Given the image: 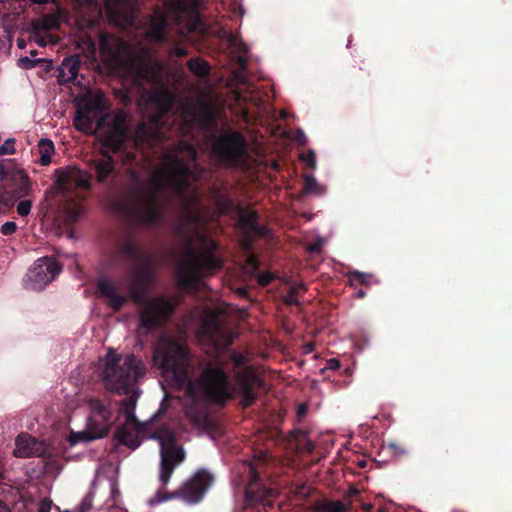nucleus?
<instances>
[{
    "label": "nucleus",
    "instance_id": "a18cd8bd",
    "mask_svg": "<svg viewBox=\"0 0 512 512\" xmlns=\"http://www.w3.org/2000/svg\"><path fill=\"white\" fill-rule=\"evenodd\" d=\"M340 366V361L336 358H330L326 363V369L328 370H337Z\"/></svg>",
    "mask_w": 512,
    "mask_h": 512
},
{
    "label": "nucleus",
    "instance_id": "aec40b11",
    "mask_svg": "<svg viewBox=\"0 0 512 512\" xmlns=\"http://www.w3.org/2000/svg\"><path fill=\"white\" fill-rule=\"evenodd\" d=\"M135 140L138 145L155 148L165 140V134L155 122L141 123L135 132Z\"/></svg>",
    "mask_w": 512,
    "mask_h": 512
},
{
    "label": "nucleus",
    "instance_id": "bb28decb",
    "mask_svg": "<svg viewBox=\"0 0 512 512\" xmlns=\"http://www.w3.org/2000/svg\"><path fill=\"white\" fill-rule=\"evenodd\" d=\"M348 506L340 500H322L318 501L313 512H347Z\"/></svg>",
    "mask_w": 512,
    "mask_h": 512
},
{
    "label": "nucleus",
    "instance_id": "20e7f679",
    "mask_svg": "<svg viewBox=\"0 0 512 512\" xmlns=\"http://www.w3.org/2000/svg\"><path fill=\"white\" fill-rule=\"evenodd\" d=\"M153 438L159 441L161 456L159 471L161 487L156 494L157 503L175 498H181L187 503L199 502L212 485L213 476L206 470H199L180 489L172 493L166 492L164 488L168 484L175 468L185 460V451L183 447L177 445L176 435L168 427H162L155 431Z\"/></svg>",
    "mask_w": 512,
    "mask_h": 512
},
{
    "label": "nucleus",
    "instance_id": "f3484780",
    "mask_svg": "<svg viewBox=\"0 0 512 512\" xmlns=\"http://www.w3.org/2000/svg\"><path fill=\"white\" fill-rule=\"evenodd\" d=\"M98 114L99 111L96 103L89 102L79 107L74 118L75 128L84 133H93L94 124H96L95 128L97 130L101 129L105 119L102 116L96 119Z\"/></svg>",
    "mask_w": 512,
    "mask_h": 512
},
{
    "label": "nucleus",
    "instance_id": "cd10ccee",
    "mask_svg": "<svg viewBox=\"0 0 512 512\" xmlns=\"http://www.w3.org/2000/svg\"><path fill=\"white\" fill-rule=\"evenodd\" d=\"M188 69L197 77L204 78L210 74L209 63L201 57H193L187 62Z\"/></svg>",
    "mask_w": 512,
    "mask_h": 512
},
{
    "label": "nucleus",
    "instance_id": "13d9d810",
    "mask_svg": "<svg viewBox=\"0 0 512 512\" xmlns=\"http://www.w3.org/2000/svg\"><path fill=\"white\" fill-rule=\"evenodd\" d=\"M20 62L29 63V64L33 65V61L30 60L28 57L21 58Z\"/></svg>",
    "mask_w": 512,
    "mask_h": 512
},
{
    "label": "nucleus",
    "instance_id": "6e6552de",
    "mask_svg": "<svg viewBox=\"0 0 512 512\" xmlns=\"http://www.w3.org/2000/svg\"><path fill=\"white\" fill-rule=\"evenodd\" d=\"M87 165L88 170L68 167L59 172L57 179L59 188L64 192H69L72 188L90 190L92 179L98 183H105L115 178L116 161L107 150L100 149L87 162Z\"/></svg>",
    "mask_w": 512,
    "mask_h": 512
},
{
    "label": "nucleus",
    "instance_id": "2eb2a0df",
    "mask_svg": "<svg viewBox=\"0 0 512 512\" xmlns=\"http://www.w3.org/2000/svg\"><path fill=\"white\" fill-rule=\"evenodd\" d=\"M61 265L53 258L43 257L38 259L28 273L33 289H42L61 272Z\"/></svg>",
    "mask_w": 512,
    "mask_h": 512
},
{
    "label": "nucleus",
    "instance_id": "ea45409f",
    "mask_svg": "<svg viewBox=\"0 0 512 512\" xmlns=\"http://www.w3.org/2000/svg\"><path fill=\"white\" fill-rule=\"evenodd\" d=\"M285 303L288 305H297L298 297H297V289L295 287H292L288 294L285 297Z\"/></svg>",
    "mask_w": 512,
    "mask_h": 512
},
{
    "label": "nucleus",
    "instance_id": "c03bdc74",
    "mask_svg": "<svg viewBox=\"0 0 512 512\" xmlns=\"http://www.w3.org/2000/svg\"><path fill=\"white\" fill-rule=\"evenodd\" d=\"M136 406V400L134 397H128L122 401V409H132L134 410Z\"/></svg>",
    "mask_w": 512,
    "mask_h": 512
},
{
    "label": "nucleus",
    "instance_id": "864d4df0",
    "mask_svg": "<svg viewBox=\"0 0 512 512\" xmlns=\"http://www.w3.org/2000/svg\"><path fill=\"white\" fill-rule=\"evenodd\" d=\"M355 297L358 298V299H363L364 297H366V291L363 290V289H359L356 293H355Z\"/></svg>",
    "mask_w": 512,
    "mask_h": 512
},
{
    "label": "nucleus",
    "instance_id": "0e129e2a",
    "mask_svg": "<svg viewBox=\"0 0 512 512\" xmlns=\"http://www.w3.org/2000/svg\"><path fill=\"white\" fill-rule=\"evenodd\" d=\"M302 138L304 139L305 136H304L303 132H300V137L298 138V142L302 143L301 142Z\"/></svg>",
    "mask_w": 512,
    "mask_h": 512
},
{
    "label": "nucleus",
    "instance_id": "2f4dec72",
    "mask_svg": "<svg viewBox=\"0 0 512 512\" xmlns=\"http://www.w3.org/2000/svg\"><path fill=\"white\" fill-rule=\"evenodd\" d=\"M228 45L239 53H246L248 51L247 45L244 43L242 38L233 33H228L226 36Z\"/></svg>",
    "mask_w": 512,
    "mask_h": 512
},
{
    "label": "nucleus",
    "instance_id": "e433bc0d",
    "mask_svg": "<svg viewBox=\"0 0 512 512\" xmlns=\"http://www.w3.org/2000/svg\"><path fill=\"white\" fill-rule=\"evenodd\" d=\"M17 228V224L14 221H8L1 226L0 232L4 236H10L17 231Z\"/></svg>",
    "mask_w": 512,
    "mask_h": 512
},
{
    "label": "nucleus",
    "instance_id": "603ef678",
    "mask_svg": "<svg viewBox=\"0 0 512 512\" xmlns=\"http://www.w3.org/2000/svg\"><path fill=\"white\" fill-rule=\"evenodd\" d=\"M50 508H51V503L44 500L41 502L38 512H50Z\"/></svg>",
    "mask_w": 512,
    "mask_h": 512
},
{
    "label": "nucleus",
    "instance_id": "393cba45",
    "mask_svg": "<svg viewBox=\"0 0 512 512\" xmlns=\"http://www.w3.org/2000/svg\"><path fill=\"white\" fill-rule=\"evenodd\" d=\"M290 440L300 452L311 453L315 449L314 443L309 439L308 432L296 429L290 433Z\"/></svg>",
    "mask_w": 512,
    "mask_h": 512
},
{
    "label": "nucleus",
    "instance_id": "39448f33",
    "mask_svg": "<svg viewBox=\"0 0 512 512\" xmlns=\"http://www.w3.org/2000/svg\"><path fill=\"white\" fill-rule=\"evenodd\" d=\"M99 50L106 62L125 71L134 86L144 90L147 85L156 86L161 83L163 64L154 56L150 47L142 45L129 48L118 37L101 33Z\"/></svg>",
    "mask_w": 512,
    "mask_h": 512
},
{
    "label": "nucleus",
    "instance_id": "c85d7f7f",
    "mask_svg": "<svg viewBox=\"0 0 512 512\" xmlns=\"http://www.w3.org/2000/svg\"><path fill=\"white\" fill-rule=\"evenodd\" d=\"M39 147L41 153L39 163L42 166H47L51 163V157L54 152L53 142L48 139H41L39 142Z\"/></svg>",
    "mask_w": 512,
    "mask_h": 512
},
{
    "label": "nucleus",
    "instance_id": "680f3d73",
    "mask_svg": "<svg viewBox=\"0 0 512 512\" xmlns=\"http://www.w3.org/2000/svg\"><path fill=\"white\" fill-rule=\"evenodd\" d=\"M364 509L366 511H370L372 509V505L371 504L364 505Z\"/></svg>",
    "mask_w": 512,
    "mask_h": 512
},
{
    "label": "nucleus",
    "instance_id": "a19ab883",
    "mask_svg": "<svg viewBox=\"0 0 512 512\" xmlns=\"http://www.w3.org/2000/svg\"><path fill=\"white\" fill-rule=\"evenodd\" d=\"M316 187H317L316 179L312 176H306L305 185H304L305 192L312 193L315 191Z\"/></svg>",
    "mask_w": 512,
    "mask_h": 512
},
{
    "label": "nucleus",
    "instance_id": "69168bd1",
    "mask_svg": "<svg viewBox=\"0 0 512 512\" xmlns=\"http://www.w3.org/2000/svg\"><path fill=\"white\" fill-rule=\"evenodd\" d=\"M239 293H240L241 295H246V293H247V292H246V290H245V289H243V288H242V289H240V290H239Z\"/></svg>",
    "mask_w": 512,
    "mask_h": 512
},
{
    "label": "nucleus",
    "instance_id": "c9c22d12",
    "mask_svg": "<svg viewBox=\"0 0 512 512\" xmlns=\"http://www.w3.org/2000/svg\"><path fill=\"white\" fill-rule=\"evenodd\" d=\"M31 208H32L31 200H29V199L22 200L17 204V213L19 216L25 217V216L29 215Z\"/></svg>",
    "mask_w": 512,
    "mask_h": 512
},
{
    "label": "nucleus",
    "instance_id": "5fc2aeb1",
    "mask_svg": "<svg viewBox=\"0 0 512 512\" xmlns=\"http://www.w3.org/2000/svg\"><path fill=\"white\" fill-rule=\"evenodd\" d=\"M349 496H355L359 494V490L355 487H351L348 491Z\"/></svg>",
    "mask_w": 512,
    "mask_h": 512
},
{
    "label": "nucleus",
    "instance_id": "e2e57ef3",
    "mask_svg": "<svg viewBox=\"0 0 512 512\" xmlns=\"http://www.w3.org/2000/svg\"><path fill=\"white\" fill-rule=\"evenodd\" d=\"M302 138L304 139L305 136H304L303 132H300V137L298 138V142L302 143L301 142Z\"/></svg>",
    "mask_w": 512,
    "mask_h": 512
},
{
    "label": "nucleus",
    "instance_id": "6ab92c4d",
    "mask_svg": "<svg viewBox=\"0 0 512 512\" xmlns=\"http://www.w3.org/2000/svg\"><path fill=\"white\" fill-rule=\"evenodd\" d=\"M81 59L79 55H72L64 58L58 68L57 79L61 85L72 83L74 85L82 86L83 75L79 74Z\"/></svg>",
    "mask_w": 512,
    "mask_h": 512
},
{
    "label": "nucleus",
    "instance_id": "338daca9",
    "mask_svg": "<svg viewBox=\"0 0 512 512\" xmlns=\"http://www.w3.org/2000/svg\"><path fill=\"white\" fill-rule=\"evenodd\" d=\"M78 215H79V214H78V212H77V211H75V212H74V215H73L74 221H76V220H77Z\"/></svg>",
    "mask_w": 512,
    "mask_h": 512
},
{
    "label": "nucleus",
    "instance_id": "49530a36",
    "mask_svg": "<svg viewBox=\"0 0 512 512\" xmlns=\"http://www.w3.org/2000/svg\"><path fill=\"white\" fill-rule=\"evenodd\" d=\"M91 506V499L89 497H85L80 503V512H87Z\"/></svg>",
    "mask_w": 512,
    "mask_h": 512
},
{
    "label": "nucleus",
    "instance_id": "f704fd0d",
    "mask_svg": "<svg viewBox=\"0 0 512 512\" xmlns=\"http://www.w3.org/2000/svg\"><path fill=\"white\" fill-rule=\"evenodd\" d=\"M58 26H59V23H58L57 19L50 17V16H45L34 27H35V29H43L45 31H49V30L58 28Z\"/></svg>",
    "mask_w": 512,
    "mask_h": 512
},
{
    "label": "nucleus",
    "instance_id": "6e6d98bb",
    "mask_svg": "<svg viewBox=\"0 0 512 512\" xmlns=\"http://www.w3.org/2000/svg\"><path fill=\"white\" fill-rule=\"evenodd\" d=\"M0 512H10L9 508L2 501H0Z\"/></svg>",
    "mask_w": 512,
    "mask_h": 512
},
{
    "label": "nucleus",
    "instance_id": "4d7b16f0",
    "mask_svg": "<svg viewBox=\"0 0 512 512\" xmlns=\"http://www.w3.org/2000/svg\"><path fill=\"white\" fill-rule=\"evenodd\" d=\"M32 3L34 4H46L48 3L50 0H30Z\"/></svg>",
    "mask_w": 512,
    "mask_h": 512
},
{
    "label": "nucleus",
    "instance_id": "423d86ee",
    "mask_svg": "<svg viewBox=\"0 0 512 512\" xmlns=\"http://www.w3.org/2000/svg\"><path fill=\"white\" fill-rule=\"evenodd\" d=\"M183 223L177 227V232L186 239L189 247L185 251V259L180 264L177 272L178 286L185 290L195 289L198 282L213 274L223 266L222 260L215 256L217 243L211 241L210 250L205 253H198L191 247L192 239L189 237L186 227L194 225L198 221V216L191 211H186L182 215Z\"/></svg>",
    "mask_w": 512,
    "mask_h": 512
},
{
    "label": "nucleus",
    "instance_id": "3c124183",
    "mask_svg": "<svg viewBox=\"0 0 512 512\" xmlns=\"http://www.w3.org/2000/svg\"><path fill=\"white\" fill-rule=\"evenodd\" d=\"M174 54L179 57V58H182V57H185L188 55V50L184 47H180V46H176L174 48Z\"/></svg>",
    "mask_w": 512,
    "mask_h": 512
},
{
    "label": "nucleus",
    "instance_id": "412c9836",
    "mask_svg": "<svg viewBox=\"0 0 512 512\" xmlns=\"http://www.w3.org/2000/svg\"><path fill=\"white\" fill-rule=\"evenodd\" d=\"M259 214L252 209H241L239 212V226L245 232L247 238L265 237L269 230L265 225L259 224Z\"/></svg>",
    "mask_w": 512,
    "mask_h": 512
},
{
    "label": "nucleus",
    "instance_id": "0eeeda50",
    "mask_svg": "<svg viewBox=\"0 0 512 512\" xmlns=\"http://www.w3.org/2000/svg\"><path fill=\"white\" fill-rule=\"evenodd\" d=\"M153 364L164 377H170L177 386L190 384V360L187 347L171 336H161L153 348Z\"/></svg>",
    "mask_w": 512,
    "mask_h": 512
},
{
    "label": "nucleus",
    "instance_id": "1a4fd4ad",
    "mask_svg": "<svg viewBox=\"0 0 512 512\" xmlns=\"http://www.w3.org/2000/svg\"><path fill=\"white\" fill-rule=\"evenodd\" d=\"M145 373L143 361L134 354H118L109 351L106 355L102 381L108 391L128 394Z\"/></svg>",
    "mask_w": 512,
    "mask_h": 512
},
{
    "label": "nucleus",
    "instance_id": "4be33fe9",
    "mask_svg": "<svg viewBox=\"0 0 512 512\" xmlns=\"http://www.w3.org/2000/svg\"><path fill=\"white\" fill-rule=\"evenodd\" d=\"M15 446L13 454L20 458L41 456L45 451L41 442L26 433H22L16 438Z\"/></svg>",
    "mask_w": 512,
    "mask_h": 512
},
{
    "label": "nucleus",
    "instance_id": "f03ea898",
    "mask_svg": "<svg viewBox=\"0 0 512 512\" xmlns=\"http://www.w3.org/2000/svg\"><path fill=\"white\" fill-rule=\"evenodd\" d=\"M207 334L217 350H227L226 355L218 354L204 363L196 383L206 400L224 407L237 394L242 397L244 408L250 407L258 395L256 386L262 384L249 359L236 350H230L234 336L218 322L207 327Z\"/></svg>",
    "mask_w": 512,
    "mask_h": 512
},
{
    "label": "nucleus",
    "instance_id": "f257e3e1",
    "mask_svg": "<svg viewBox=\"0 0 512 512\" xmlns=\"http://www.w3.org/2000/svg\"><path fill=\"white\" fill-rule=\"evenodd\" d=\"M118 259L126 260L134 265L129 294L117 293L116 285L105 277L98 279L97 291L115 312L120 311L129 300L142 306L138 332L146 336L166 324L174 313L176 304L166 296L147 297V291L154 282L153 257L142 249L140 243L133 236L126 235L117 242L111 255V261L116 263Z\"/></svg>",
    "mask_w": 512,
    "mask_h": 512
},
{
    "label": "nucleus",
    "instance_id": "bf43d9fd",
    "mask_svg": "<svg viewBox=\"0 0 512 512\" xmlns=\"http://www.w3.org/2000/svg\"><path fill=\"white\" fill-rule=\"evenodd\" d=\"M238 61H239V63L241 65H245L246 64V60L244 58H242V57H239Z\"/></svg>",
    "mask_w": 512,
    "mask_h": 512
},
{
    "label": "nucleus",
    "instance_id": "7c9ffc66",
    "mask_svg": "<svg viewBox=\"0 0 512 512\" xmlns=\"http://www.w3.org/2000/svg\"><path fill=\"white\" fill-rule=\"evenodd\" d=\"M192 178H171V186L175 194L184 196L189 190Z\"/></svg>",
    "mask_w": 512,
    "mask_h": 512
},
{
    "label": "nucleus",
    "instance_id": "4c0bfd02",
    "mask_svg": "<svg viewBox=\"0 0 512 512\" xmlns=\"http://www.w3.org/2000/svg\"><path fill=\"white\" fill-rule=\"evenodd\" d=\"M14 143V139H7L0 146V155L13 154L15 152Z\"/></svg>",
    "mask_w": 512,
    "mask_h": 512
},
{
    "label": "nucleus",
    "instance_id": "b1692460",
    "mask_svg": "<svg viewBox=\"0 0 512 512\" xmlns=\"http://www.w3.org/2000/svg\"><path fill=\"white\" fill-rule=\"evenodd\" d=\"M125 129L118 123L114 124L111 131L102 139L100 149L107 150L110 154L118 153L124 148Z\"/></svg>",
    "mask_w": 512,
    "mask_h": 512
},
{
    "label": "nucleus",
    "instance_id": "774afa93",
    "mask_svg": "<svg viewBox=\"0 0 512 512\" xmlns=\"http://www.w3.org/2000/svg\"><path fill=\"white\" fill-rule=\"evenodd\" d=\"M251 246H252V245H251L250 241H247V243H246V248H247V249H251Z\"/></svg>",
    "mask_w": 512,
    "mask_h": 512
},
{
    "label": "nucleus",
    "instance_id": "de8ad7c7",
    "mask_svg": "<svg viewBox=\"0 0 512 512\" xmlns=\"http://www.w3.org/2000/svg\"><path fill=\"white\" fill-rule=\"evenodd\" d=\"M308 412V405L306 403H301L297 408V417L298 419H302Z\"/></svg>",
    "mask_w": 512,
    "mask_h": 512
},
{
    "label": "nucleus",
    "instance_id": "9d476101",
    "mask_svg": "<svg viewBox=\"0 0 512 512\" xmlns=\"http://www.w3.org/2000/svg\"><path fill=\"white\" fill-rule=\"evenodd\" d=\"M205 0H170V11L179 26V35L187 39L190 34L205 36L208 28L202 20Z\"/></svg>",
    "mask_w": 512,
    "mask_h": 512
},
{
    "label": "nucleus",
    "instance_id": "f8f14e48",
    "mask_svg": "<svg viewBox=\"0 0 512 512\" xmlns=\"http://www.w3.org/2000/svg\"><path fill=\"white\" fill-rule=\"evenodd\" d=\"M87 405L90 409L88 427L93 434L92 438L106 436L117 418L115 416L116 404L109 396H93L87 399Z\"/></svg>",
    "mask_w": 512,
    "mask_h": 512
},
{
    "label": "nucleus",
    "instance_id": "79ce46f5",
    "mask_svg": "<svg viewBox=\"0 0 512 512\" xmlns=\"http://www.w3.org/2000/svg\"><path fill=\"white\" fill-rule=\"evenodd\" d=\"M123 413L125 415V418H126V424L125 425H137L138 422H137V419H136V416H135V413H134V410L132 409H125L123 410Z\"/></svg>",
    "mask_w": 512,
    "mask_h": 512
},
{
    "label": "nucleus",
    "instance_id": "4468645a",
    "mask_svg": "<svg viewBox=\"0 0 512 512\" xmlns=\"http://www.w3.org/2000/svg\"><path fill=\"white\" fill-rule=\"evenodd\" d=\"M180 154H185L192 161H196L198 158L197 150L192 144L185 140H179L172 150L164 154V160L172 173L171 178H192V180H198V172L185 163Z\"/></svg>",
    "mask_w": 512,
    "mask_h": 512
},
{
    "label": "nucleus",
    "instance_id": "052dcab7",
    "mask_svg": "<svg viewBox=\"0 0 512 512\" xmlns=\"http://www.w3.org/2000/svg\"><path fill=\"white\" fill-rule=\"evenodd\" d=\"M306 348H307V351H308V352L312 351V349H313V344H312V343L307 344V345H306Z\"/></svg>",
    "mask_w": 512,
    "mask_h": 512
},
{
    "label": "nucleus",
    "instance_id": "09e8293b",
    "mask_svg": "<svg viewBox=\"0 0 512 512\" xmlns=\"http://www.w3.org/2000/svg\"><path fill=\"white\" fill-rule=\"evenodd\" d=\"M308 250L311 253H320L322 251V243L320 241L309 244Z\"/></svg>",
    "mask_w": 512,
    "mask_h": 512
},
{
    "label": "nucleus",
    "instance_id": "8fccbe9b",
    "mask_svg": "<svg viewBox=\"0 0 512 512\" xmlns=\"http://www.w3.org/2000/svg\"><path fill=\"white\" fill-rule=\"evenodd\" d=\"M304 161H306L311 167H315L316 165V159L315 154L313 151H310L305 157L302 158Z\"/></svg>",
    "mask_w": 512,
    "mask_h": 512
},
{
    "label": "nucleus",
    "instance_id": "c756f323",
    "mask_svg": "<svg viewBox=\"0 0 512 512\" xmlns=\"http://www.w3.org/2000/svg\"><path fill=\"white\" fill-rule=\"evenodd\" d=\"M347 277L349 285L351 287H357L358 285H369L372 275L354 270L349 272Z\"/></svg>",
    "mask_w": 512,
    "mask_h": 512
},
{
    "label": "nucleus",
    "instance_id": "7ed1b4c3",
    "mask_svg": "<svg viewBox=\"0 0 512 512\" xmlns=\"http://www.w3.org/2000/svg\"><path fill=\"white\" fill-rule=\"evenodd\" d=\"M123 163L128 166V181L123 187L121 198L117 204L119 212L130 222L154 226L163 217V208L159 195L164 189L161 175H153L148 179L141 177L134 165H138L135 153L127 152Z\"/></svg>",
    "mask_w": 512,
    "mask_h": 512
},
{
    "label": "nucleus",
    "instance_id": "37998d69",
    "mask_svg": "<svg viewBox=\"0 0 512 512\" xmlns=\"http://www.w3.org/2000/svg\"><path fill=\"white\" fill-rule=\"evenodd\" d=\"M273 279H274V277L271 273H261L258 276V283L261 286H268L272 282Z\"/></svg>",
    "mask_w": 512,
    "mask_h": 512
},
{
    "label": "nucleus",
    "instance_id": "72a5a7b5",
    "mask_svg": "<svg viewBox=\"0 0 512 512\" xmlns=\"http://www.w3.org/2000/svg\"><path fill=\"white\" fill-rule=\"evenodd\" d=\"M130 0H104L107 11L111 14L118 13L121 9L125 8Z\"/></svg>",
    "mask_w": 512,
    "mask_h": 512
},
{
    "label": "nucleus",
    "instance_id": "473e14b6",
    "mask_svg": "<svg viewBox=\"0 0 512 512\" xmlns=\"http://www.w3.org/2000/svg\"><path fill=\"white\" fill-rule=\"evenodd\" d=\"M203 126L207 129L216 127L217 121L212 108L208 104H204L201 107Z\"/></svg>",
    "mask_w": 512,
    "mask_h": 512
},
{
    "label": "nucleus",
    "instance_id": "ddd939ff",
    "mask_svg": "<svg viewBox=\"0 0 512 512\" xmlns=\"http://www.w3.org/2000/svg\"><path fill=\"white\" fill-rule=\"evenodd\" d=\"M244 481L245 484V504L249 508H256L257 512H261L260 506L264 511H266V507H271L272 502L269 499L273 494V490L266 488L263 484L259 473L257 472L254 465L249 463H244Z\"/></svg>",
    "mask_w": 512,
    "mask_h": 512
},
{
    "label": "nucleus",
    "instance_id": "dca6fc26",
    "mask_svg": "<svg viewBox=\"0 0 512 512\" xmlns=\"http://www.w3.org/2000/svg\"><path fill=\"white\" fill-rule=\"evenodd\" d=\"M185 416L193 426L204 432H211L216 429V422L209 412L208 404L200 399L193 398L185 406Z\"/></svg>",
    "mask_w": 512,
    "mask_h": 512
},
{
    "label": "nucleus",
    "instance_id": "a878e982",
    "mask_svg": "<svg viewBox=\"0 0 512 512\" xmlns=\"http://www.w3.org/2000/svg\"><path fill=\"white\" fill-rule=\"evenodd\" d=\"M115 436L121 444L131 449H136L141 443L138 435L129 429L127 425L118 427Z\"/></svg>",
    "mask_w": 512,
    "mask_h": 512
},
{
    "label": "nucleus",
    "instance_id": "58836bf2",
    "mask_svg": "<svg viewBox=\"0 0 512 512\" xmlns=\"http://www.w3.org/2000/svg\"><path fill=\"white\" fill-rule=\"evenodd\" d=\"M246 266L252 272L257 271L260 266L258 258L254 254H249L246 258Z\"/></svg>",
    "mask_w": 512,
    "mask_h": 512
},
{
    "label": "nucleus",
    "instance_id": "9b49d317",
    "mask_svg": "<svg viewBox=\"0 0 512 512\" xmlns=\"http://www.w3.org/2000/svg\"><path fill=\"white\" fill-rule=\"evenodd\" d=\"M212 152L223 165L239 168L248 156V144L240 131L227 129L214 140Z\"/></svg>",
    "mask_w": 512,
    "mask_h": 512
},
{
    "label": "nucleus",
    "instance_id": "a211bd4d",
    "mask_svg": "<svg viewBox=\"0 0 512 512\" xmlns=\"http://www.w3.org/2000/svg\"><path fill=\"white\" fill-rule=\"evenodd\" d=\"M168 17L160 8L149 16L145 38L154 43H164L167 39Z\"/></svg>",
    "mask_w": 512,
    "mask_h": 512
},
{
    "label": "nucleus",
    "instance_id": "5701e85b",
    "mask_svg": "<svg viewBox=\"0 0 512 512\" xmlns=\"http://www.w3.org/2000/svg\"><path fill=\"white\" fill-rule=\"evenodd\" d=\"M18 176L20 185L17 190L14 192L0 191V213L8 212L19 198L26 196L30 191V183L27 175L23 171H20L18 172Z\"/></svg>",
    "mask_w": 512,
    "mask_h": 512
}]
</instances>
